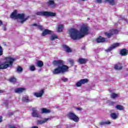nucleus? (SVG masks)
Wrapping results in <instances>:
<instances>
[{"mask_svg": "<svg viewBox=\"0 0 128 128\" xmlns=\"http://www.w3.org/2000/svg\"><path fill=\"white\" fill-rule=\"evenodd\" d=\"M88 34V26L86 24L81 26L80 31L76 29H70L69 30V36L72 40H78L82 38L84 36Z\"/></svg>", "mask_w": 128, "mask_h": 128, "instance_id": "1", "label": "nucleus"}, {"mask_svg": "<svg viewBox=\"0 0 128 128\" xmlns=\"http://www.w3.org/2000/svg\"><path fill=\"white\" fill-rule=\"evenodd\" d=\"M50 120V118H44L43 120H38L36 122V124H46V122Z\"/></svg>", "mask_w": 128, "mask_h": 128, "instance_id": "11", "label": "nucleus"}, {"mask_svg": "<svg viewBox=\"0 0 128 128\" xmlns=\"http://www.w3.org/2000/svg\"><path fill=\"white\" fill-rule=\"evenodd\" d=\"M114 104H116V102H110V106H114Z\"/></svg>", "mask_w": 128, "mask_h": 128, "instance_id": "42", "label": "nucleus"}, {"mask_svg": "<svg viewBox=\"0 0 128 128\" xmlns=\"http://www.w3.org/2000/svg\"><path fill=\"white\" fill-rule=\"evenodd\" d=\"M22 102H30V99L28 96L23 97L22 98Z\"/></svg>", "mask_w": 128, "mask_h": 128, "instance_id": "28", "label": "nucleus"}, {"mask_svg": "<svg viewBox=\"0 0 128 128\" xmlns=\"http://www.w3.org/2000/svg\"><path fill=\"white\" fill-rule=\"evenodd\" d=\"M14 62H16V58L13 57H6L4 62L3 63H0V70H6L8 68H12Z\"/></svg>", "mask_w": 128, "mask_h": 128, "instance_id": "3", "label": "nucleus"}, {"mask_svg": "<svg viewBox=\"0 0 128 128\" xmlns=\"http://www.w3.org/2000/svg\"><path fill=\"white\" fill-rule=\"evenodd\" d=\"M88 82V79H82L76 84V86L78 88H80V86H82V84H84Z\"/></svg>", "mask_w": 128, "mask_h": 128, "instance_id": "9", "label": "nucleus"}, {"mask_svg": "<svg viewBox=\"0 0 128 128\" xmlns=\"http://www.w3.org/2000/svg\"><path fill=\"white\" fill-rule=\"evenodd\" d=\"M2 92H4V90H0V94H2Z\"/></svg>", "mask_w": 128, "mask_h": 128, "instance_id": "47", "label": "nucleus"}, {"mask_svg": "<svg viewBox=\"0 0 128 128\" xmlns=\"http://www.w3.org/2000/svg\"><path fill=\"white\" fill-rule=\"evenodd\" d=\"M63 48H64L67 52H72V50H70V47L66 46V45H64L63 46Z\"/></svg>", "mask_w": 128, "mask_h": 128, "instance_id": "26", "label": "nucleus"}, {"mask_svg": "<svg viewBox=\"0 0 128 128\" xmlns=\"http://www.w3.org/2000/svg\"><path fill=\"white\" fill-rule=\"evenodd\" d=\"M105 2H109L112 6H114V4H116L114 0H105Z\"/></svg>", "mask_w": 128, "mask_h": 128, "instance_id": "27", "label": "nucleus"}, {"mask_svg": "<svg viewBox=\"0 0 128 128\" xmlns=\"http://www.w3.org/2000/svg\"><path fill=\"white\" fill-rule=\"evenodd\" d=\"M62 80L64 82H68V78H62Z\"/></svg>", "mask_w": 128, "mask_h": 128, "instance_id": "37", "label": "nucleus"}, {"mask_svg": "<svg viewBox=\"0 0 128 128\" xmlns=\"http://www.w3.org/2000/svg\"><path fill=\"white\" fill-rule=\"evenodd\" d=\"M77 110H82V108H77Z\"/></svg>", "mask_w": 128, "mask_h": 128, "instance_id": "44", "label": "nucleus"}, {"mask_svg": "<svg viewBox=\"0 0 128 128\" xmlns=\"http://www.w3.org/2000/svg\"><path fill=\"white\" fill-rule=\"evenodd\" d=\"M2 26V22L0 20V26Z\"/></svg>", "mask_w": 128, "mask_h": 128, "instance_id": "45", "label": "nucleus"}, {"mask_svg": "<svg viewBox=\"0 0 128 128\" xmlns=\"http://www.w3.org/2000/svg\"><path fill=\"white\" fill-rule=\"evenodd\" d=\"M54 66H58L52 72L54 74H64L66 72H68V66L64 64V61L61 60H54L53 62Z\"/></svg>", "mask_w": 128, "mask_h": 128, "instance_id": "2", "label": "nucleus"}, {"mask_svg": "<svg viewBox=\"0 0 128 128\" xmlns=\"http://www.w3.org/2000/svg\"><path fill=\"white\" fill-rule=\"evenodd\" d=\"M54 34V32L52 31L46 29L43 31L42 34V36H46V34Z\"/></svg>", "mask_w": 128, "mask_h": 128, "instance_id": "12", "label": "nucleus"}, {"mask_svg": "<svg viewBox=\"0 0 128 128\" xmlns=\"http://www.w3.org/2000/svg\"><path fill=\"white\" fill-rule=\"evenodd\" d=\"M56 30L58 32H62V30H64V24H62L58 25Z\"/></svg>", "mask_w": 128, "mask_h": 128, "instance_id": "19", "label": "nucleus"}, {"mask_svg": "<svg viewBox=\"0 0 128 128\" xmlns=\"http://www.w3.org/2000/svg\"><path fill=\"white\" fill-rule=\"evenodd\" d=\"M118 30H111L109 32H106L104 33V34L108 36V38H110V36H112L113 34H118Z\"/></svg>", "mask_w": 128, "mask_h": 128, "instance_id": "8", "label": "nucleus"}, {"mask_svg": "<svg viewBox=\"0 0 128 128\" xmlns=\"http://www.w3.org/2000/svg\"><path fill=\"white\" fill-rule=\"evenodd\" d=\"M41 112L42 114H50V110L46 109V108H42Z\"/></svg>", "mask_w": 128, "mask_h": 128, "instance_id": "21", "label": "nucleus"}, {"mask_svg": "<svg viewBox=\"0 0 128 128\" xmlns=\"http://www.w3.org/2000/svg\"><path fill=\"white\" fill-rule=\"evenodd\" d=\"M9 128H16V126H12V125H10V126H9Z\"/></svg>", "mask_w": 128, "mask_h": 128, "instance_id": "41", "label": "nucleus"}, {"mask_svg": "<svg viewBox=\"0 0 128 128\" xmlns=\"http://www.w3.org/2000/svg\"><path fill=\"white\" fill-rule=\"evenodd\" d=\"M116 108L118 110H124V106L120 104L116 105Z\"/></svg>", "mask_w": 128, "mask_h": 128, "instance_id": "25", "label": "nucleus"}, {"mask_svg": "<svg viewBox=\"0 0 128 128\" xmlns=\"http://www.w3.org/2000/svg\"><path fill=\"white\" fill-rule=\"evenodd\" d=\"M2 122V118L0 116V122Z\"/></svg>", "mask_w": 128, "mask_h": 128, "instance_id": "43", "label": "nucleus"}, {"mask_svg": "<svg viewBox=\"0 0 128 128\" xmlns=\"http://www.w3.org/2000/svg\"><path fill=\"white\" fill-rule=\"evenodd\" d=\"M118 94H116V93H112L111 95H110V98H118Z\"/></svg>", "mask_w": 128, "mask_h": 128, "instance_id": "31", "label": "nucleus"}, {"mask_svg": "<svg viewBox=\"0 0 128 128\" xmlns=\"http://www.w3.org/2000/svg\"><path fill=\"white\" fill-rule=\"evenodd\" d=\"M32 116L33 118H40V114L38 112V110L36 108H32Z\"/></svg>", "mask_w": 128, "mask_h": 128, "instance_id": "7", "label": "nucleus"}, {"mask_svg": "<svg viewBox=\"0 0 128 128\" xmlns=\"http://www.w3.org/2000/svg\"><path fill=\"white\" fill-rule=\"evenodd\" d=\"M122 64L120 63H118L115 65L114 68L115 70H120L122 68Z\"/></svg>", "mask_w": 128, "mask_h": 128, "instance_id": "22", "label": "nucleus"}, {"mask_svg": "<svg viewBox=\"0 0 128 128\" xmlns=\"http://www.w3.org/2000/svg\"><path fill=\"white\" fill-rule=\"evenodd\" d=\"M4 52H2V46H0V56H2Z\"/></svg>", "mask_w": 128, "mask_h": 128, "instance_id": "36", "label": "nucleus"}, {"mask_svg": "<svg viewBox=\"0 0 128 128\" xmlns=\"http://www.w3.org/2000/svg\"><path fill=\"white\" fill-rule=\"evenodd\" d=\"M97 4H102V0H96Z\"/></svg>", "mask_w": 128, "mask_h": 128, "instance_id": "40", "label": "nucleus"}, {"mask_svg": "<svg viewBox=\"0 0 128 128\" xmlns=\"http://www.w3.org/2000/svg\"><path fill=\"white\" fill-rule=\"evenodd\" d=\"M38 25L36 24H34L31 25L32 26H36V28H38Z\"/></svg>", "mask_w": 128, "mask_h": 128, "instance_id": "39", "label": "nucleus"}, {"mask_svg": "<svg viewBox=\"0 0 128 128\" xmlns=\"http://www.w3.org/2000/svg\"><path fill=\"white\" fill-rule=\"evenodd\" d=\"M26 88H16L14 89V92L16 94H22V92H25Z\"/></svg>", "mask_w": 128, "mask_h": 128, "instance_id": "13", "label": "nucleus"}, {"mask_svg": "<svg viewBox=\"0 0 128 128\" xmlns=\"http://www.w3.org/2000/svg\"><path fill=\"white\" fill-rule=\"evenodd\" d=\"M22 68L20 66H18L16 69V72H22Z\"/></svg>", "mask_w": 128, "mask_h": 128, "instance_id": "32", "label": "nucleus"}, {"mask_svg": "<svg viewBox=\"0 0 128 128\" xmlns=\"http://www.w3.org/2000/svg\"><path fill=\"white\" fill-rule=\"evenodd\" d=\"M86 62H88V60L84 59L83 58H80L78 61V62L80 64H86Z\"/></svg>", "mask_w": 128, "mask_h": 128, "instance_id": "17", "label": "nucleus"}, {"mask_svg": "<svg viewBox=\"0 0 128 128\" xmlns=\"http://www.w3.org/2000/svg\"><path fill=\"white\" fill-rule=\"evenodd\" d=\"M110 116L112 120H116L117 118H118V114L114 112L111 113Z\"/></svg>", "mask_w": 128, "mask_h": 128, "instance_id": "16", "label": "nucleus"}, {"mask_svg": "<svg viewBox=\"0 0 128 128\" xmlns=\"http://www.w3.org/2000/svg\"><path fill=\"white\" fill-rule=\"evenodd\" d=\"M11 18H16V19L18 18L19 20H20V24H24V22L28 20V18H26L24 14H18V12H16V10H15L12 14Z\"/></svg>", "mask_w": 128, "mask_h": 128, "instance_id": "4", "label": "nucleus"}, {"mask_svg": "<svg viewBox=\"0 0 128 128\" xmlns=\"http://www.w3.org/2000/svg\"><path fill=\"white\" fill-rule=\"evenodd\" d=\"M32 128H38V126H33Z\"/></svg>", "mask_w": 128, "mask_h": 128, "instance_id": "46", "label": "nucleus"}, {"mask_svg": "<svg viewBox=\"0 0 128 128\" xmlns=\"http://www.w3.org/2000/svg\"><path fill=\"white\" fill-rule=\"evenodd\" d=\"M44 93V90H41L38 92H35L34 94V96H36V98H42V96Z\"/></svg>", "mask_w": 128, "mask_h": 128, "instance_id": "14", "label": "nucleus"}, {"mask_svg": "<svg viewBox=\"0 0 128 128\" xmlns=\"http://www.w3.org/2000/svg\"><path fill=\"white\" fill-rule=\"evenodd\" d=\"M29 69L31 72H34L36 70V66L34 65H31L30 66Z\"/></svg>", "mask_w": 128, "mask_h": 128, "instance_id": "29", "label": "nucleus"}, {"mask_svg": "<svg viewBox=\"0 0 128 128\" xmlns=\"http://www.w3.org/2000/svg\"><path fill=\"white\" fill-rule=\"evenodd\" d=\"M106 40V38H104L102 36H100L96 39V42H104Z\"/></svg>", "mask_w": 128, "mask_h": 128, "instance_id": "20", "label": "nucleus"}, {"mask_svg": "<svg viewBox=\"0 0 128 128\" xmlns=\"http://www.w3.org/2000/svg\"><path fill=\"white\" fill-rule=\"evenodd\" d=\"M112 122L110 121L102 122L99 123L100 126H105V124H110Z\"/></svg>", "mask_w": 128, "mask_h": 128, "instance_id": "24", "label": "nucleus"}, {"mask_svg": "<svg viewBox=\"0 0 128 128\" xmlns=\"http://www.w3.org/2000/svg\"><path fill=\"white\" fill-rule=\"evenodd\" d=\"M36 64L38 68H42V66H44V62L42 60H38Z\"/></svg>", "mask_w": 128, "mask_h": 128, "instance_id": "23", "label": "nucleus"}, {"mask_svg": "<svg viewBox=\"0 0 128 128\" xmlns=\"http://www.w3.org/2000/svg\"><path fill=\"white\" fill-rule=\"evenodd\" d=\"M68 62H70V64H72V66L74 64V61L72 59H68Z\"/></svg>", "mask_w": 128, "mask_h": 128, "instance_id": "34", "label": "nucleus"}, {"mask_svg": "<svg viewBox=\"0 0 128 128\" xmlns=\"http://www.w3.org/2000/svg\"><path fill=\"white\" fill-rule=\"evenodd\" d=\"M67 116L69 120H73V122H80V118H78L74 112H69Z\"/></svg>", "mask_w": 128, "mask_h": 128, "instance_id": "6", "label": "nucleus"}, {"mask_svg": "<svg viewBox=\"0 0 128 128\" xmlns=\"http://www.w3.org/2000/svg\"><path fill=\"white\" fill-rule=\"evenodd\" d=\"M128 50H126L125 48L122 49L120 52V56H128Z\"/></svg>", "mask_w": 128, "mask_h": 128, "instance_id": "18", "label": "nucleus"}, {"mask_svg": "<svg viewBox=\"0 0 128 128\" xmlns=\"http://www.w3.org/2000/svg\"><path fill=\"white\" fill-rule=\"evenodd\" d=\"M37 28H39V30H42V26H40V25H38L37 26Z\"/></svg>", "mask_w": 128, "mask_h": 128, "instance_id": "38", "label": "nucleus"}, {"mask_svg": "<svg viewBox=\"0 0 128 128\" xmlns=\"http://www.w3.org/2000/svg\"><path fill=\"white\" fill-rule=\"evenodd\" d=\"M47 4L50 8H54L56 6V4L54 3V2L52 0L48 1Z\"/></svg>", "mask_w": 128, "mask_h": 128, "instance_id": "15", "label": "nucleus"}, {"mask_svg": "<svg viewBox=\"0 0 128 128\" xmlns=\"http://www.w3.org/2000/svg\"><path fill=\"white\" fill-rule=\"evenodd\" d=\"M58 38V36L56 35H52L50 38V40H56Z\"/></svg>", "mask_w": 128, "mask_h": 128, "instance_id": "30", "label": "nucleus"}, {"mask_svg": "<svg viewBox=\"0 0 128 128\" xmlns=\"http://www.w3.org/2000/svg\"><path fill=\"white\" fill-rule=\"evenodd\" d=\"M36 16H56V12H38L36 13Z\"/></svg>", "mask_w": 128, "mask_h": 128, "instance_id": "5", "label": "nucleus"}, {"mask_svg": "<svg viewBox=\"0 0 128 128\" xmlns=\"http://www.w3.org/2000/svg\"><path fill=\"white\" fill-rule=\"evenodd\" d=\"M10 82H12V84H14V82H16V79L14 78H10Z\"/></svg>", "mask_w": 128, "mask_h": 128, "instance_id": "33", "label": "nucleus"}, {"mask_svg": "<svg viewBox=\"0 0 128 128\" xmlns=\"http://www.w3.org/2000/svg\"><path fill=\"white\" fill-rule=\"evenodd\" d=\"M2 30H4V32L6 31V25L4 24L2 26Z\"/></svg>", "mask_w": 128, "mask_h": 128, "instance_id": "35", "label": "nucleus"}, {"mask_svg": "<svg viewBox=\"0 0 128 128\" xmlns=\"http://www.w3.org/2000/svg\"><path fill=\"white\" fill-rule=\"evenodd\" d=\"M120 44V43L114 44L109 48L106 50V52H111V50H114V48H118V46H119Z\"/></svg>", "mask_w": 128, "mask_h": 128, "instance_id": "10", "label": "nucleus"}]
</instances>
